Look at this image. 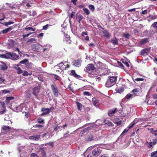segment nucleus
Segmentation results:
<instances>
[{"instance_id":"nucleus-36","label":"nucleus","mask_w":157,"mask_h":157,"mask_svg":"<svg viewBox=\"0 0 157 157\" xmlns=\"http://www.w3.org/2000/svg\"><path fill=\"white\" fill-rule=\"evenodd\" d=\"M94 140V136L93 135H91L89 136L88 139V141H91Z\"/></svg>"},{"instance_id":"nucleus-58","label":"nucleus","mask_w":157,"mask_h":157,"mask_svg":"<svg viewBox=\"0 0 157 157\" xmlns=\"http://www.w3.org/2000/svg\"><path fill=\"white\" fill-rule=\"evenodd\" d=\"M157 143V138L154 139L153 141V145H155Z\"/></svg>"},{"instance_id":"nucleus-30","label":"nucleus","mask_w":157,"mask_h":157,"mask_svg":"<svg viewBox=\"0 0 157 157\" xmlns=\"http://www.w3.org/2000/svg\"><path fill=\"white\" fill-rule=\"evenodd\" d=\"M89 8L92 11V12L94 11L95 10V7L94 5H90L88 6Z\"/></svg>"},{"instance_id":"nucleus-23","label":"nucleus","mask_w":157,"mask_h":157,"mask_svg":"<svg viewBox=\"0 0 157 157\" xmlns=\"http://www.w3.org/2000/svg\"><path fill=\"white\" fill-rule=\"evenodd\" d=\"M8 53H6L5 54H0V57L3 58L8 59Z\"/></svg>"},{"instance_id":"nucleus-46","label":"nucleus","mask_w":157,"mask_h":157,"mask_svg":"<svg viewBox=\"0 0 157 157\" xmlns=\"http://www.w3.org/2000/svg\"><path fill=\"white\" fill-rule=\"evenodd\" d=\"M135 124V123H131L128 126V129H130L132 128Z\"/></svg>"},{"instance_id":"nucleus-16","label":"nucleus","mask_w":157,"mask_h":157,"mask_svg":"<svg viewBox=\"0 0 157 157\" xmlns=\"http://www.w3.org/2000/svg\"><path fill=\"white\" fill-rule=\"evenodd\" d=\"M93 103L95 106H97L99 104L98 100L96 98H94L92 99Z\"/></svg>"},{"instance_id":"nucleus-12","label":"nucleus","mask_w":157,"mask_h":157,"mask_svg":"<svg viewBox=\"0 0 157 157\" xmlns=\"http://www.w3.org/2000/svg\"><path fill=\"white\" fill-rule=\"evenodd\" d=\"M40 138V135H36L35 136H31L29 137V139L30 140H38Z\"/></svg>"},{"instance_id":"nucleus-55","label":"nucleus","mask_w":157,"mask_h":157,"mask_svg":"<svg viewBox=\"0 0 157 157\" xmlns=\"http://www.w3.org/2000/svg\"><path fill=\"white\" fill-rule=\"evenodd\" d=\"M152 97L154 99H157V94L156 93L153 94Z\"/></svg>"},{"instance_id":"nucleus-8","label":"nucleus","mask_w":157,"mask_h":157,"mask_svg":"<svg viewBox=\"0 0 157 157\" xmlns=\"http://www.w3.org/2000/svg\"><path fill=\"white\" fill-rule=\"evenodd\" d=\"M65 38H64V40L68 44H70L71 43V40H70V36L67 34H64Z\"/></svg>"},{"instance_id":"nucleus-33","label":"nucleus","mask_w":157,"mask_h":157,"mask_svg":"<svg viewBox=\"0 0 157 157\" xmlns=\"http://www.w3.org/2000/svg\"><path fill=\"white\" fill-rule=\"evenodd\" d=\"M133 96V95L131 94H128L125 97V98L127 100H128L131 98Z\"/></svg>"},{"instance_id":"nucleus-50","label":"nucleus","mask_w":157,"mask_h":157,"mask_svg":"<svg viewBox=\"0 0 157 157\" xmlns=\"http://www.w3.org/2000/svg\"><path fill=\"white\" fill-rule=\"evenodd\" d=\"M122 62L128 67H129V65L128 64V63L126 61H123Z\"/></svg>"},{"instance_id":"nucleus-26","label":"nucleus","mask_w":157,"mask_h":157,"mask_svg":"<svg viewBox=\"0 0 157 157\" xmlns=\"http://www.w3.org/2000/svg\"><path fill=\"white\" fill-rule=\"evenodd\" d=\"M140 90L139 88H136L132 90V92L134 94H136V93L139 92Z\"/></svg>"},{"instance_id":"nucleus-28","label":"nucleus","mask_w":157,"mask_h":157,"mask_svg":"<svg viewBox=\"0 0 157 157\" xmlns=\"http://www.w3.org/2000/svg\"><path fill=\"white\" fill-rule=\"evenodd\" d=\"M32 65V64L31 63H29V62H27L25 66V67L27 68H31Z\"/></svg>"},{"instance_id":"nucleus-61","label":"nucleus","mask_w":157,"mask_h":157,"mask_svg":"<svg viewBox=\"0 0 157 157\" xmlns=\"http://www.w3.org/2000/svg\"><path fill=\"white\" fill-rule=\"evenodd\" d=\"M1 105L2 106V108L4 109H6V106H5V103L4 102H1Z\"/></svg>"},{"instance_id":"nucleus-56","label":"nucleus","mask_w":157,"mask_h":157,"mask_svg":"<svg viewBox=\"0 0 157 157\" xmlns=\"http://www.w3.org/2000/svg\"><path fill=\"white\" fill-rule=\"evenodd\" d=\"M75 13V12H72L69 16V18L70 19L72 18L73 17Z\"/></svg>"},{"instance_id":"nucleus-49","label":"nucleus","mask_w":157,"mask_h":157,"mask_svg":"<svg viewBox=\"0 0 157 157\" xmlns=\"http://www.w3.org/2000/svg\"><path fill=\"white\" fill-rule=\"evenodd\" d=\"M144 80V79L142 78H137L135 79V80L136 81H143Z\"/></svg>"},{"instance_id":"nucleus-7","label":"nucleus","mask_w":157,"mask_h":157,"mask_svg":"<svg viewBox=\"0 0 157 157\" xmlns=\"http://www.w3.org/2000/svg\"><path fill=\"white\" fill-rule=\"evenodd\" d=\"M39 151L40 152V154L42 157H47L46 153L44 149V147H40L39 148Z\"/></svg>"},{"instance_id":"nucleus-6","label":"nucleus","mask_w":157,"mask_h":157,"mask_svg":"<svg viewBox=\"0 0 157 157\" xmlns=\"http://www.w3.org/2000/svg\"><path fill=\"white\" fill-rule=\"evenodd\" d=\"M40 91V86H38L37 87H35L33 88L32 93L34 96L37 97L38 94Z\"/></svg>"},{"instance_id":"nucleus-62","label":"nucleus","mask_w":157,"mask_h":157,"mask_svg":"<svg viewBox=\"0 0 157 157\" xmlns=\"http://www.w3.org/2000/svg\"><path fill=\"white\" fill-rule=\"evenodd\" d=\"M48 25L47 24L46 25L43 26V28L44 29L46 30L48 29Z\"/></svg>"},{"instance_id":"nucleus-40","label":"nucleus","mask_w":157,"mask_h":157,"mask_svg":"<svg viewBox=\"0 0 157 157\" xmlns=\"http://www.w3.org/2000/svg\"><path fill=\"white\" fill-rule=\"evenodd\" d=\"M37 45L36 44H33L31 45V47L32 49H36L37 48Z\"/></svg>"},{"instance_id":"nucleus-48","label":"nucleus","mask_w":157,"mask_h":157,"mask_svg":"<svg viewBox=\"0 0 157 157\" xmlns=\"http://www.w3.org/2000/svg\"><path fill=\"white\" fill-rule=\"evenodd\" d=\"M33 127L35 128H40L43 127V126L41 125L36 124Z\"/></svg>"},{"instance_id":"nucleus-39","label":"nucleus","mask_w":157,"mask_h":157,"mask_svg":"<svg viewBox=\"0 0 157 157\" xmlns=\"http://www.w3.org/2000/svg\"><path fill=\"white\" fill-rule=\"evenodd\" d=\"M25 30H32L33 31L35 30V29L31 27H26L25 28Z\"/></svg>"},{"instance_id":"nucleus-17","label":"nucleus","mask_w":157,"mask_h":157,"mask_svg":"<svg viewBox=\"0 0 157 157\" xmlns=\"http://www.w3.org/2000/svg\"><path fill=\"white\" fill-rule=\"evenodd\" d=\"M110 41L113 45L118 44V41L116 37L111 39Z\"/></svg>"},{"instance_id":"nucleus-22","label":"nucleus","mask_w":157,"mask_h":157,"mask_svg":"<svg viewBox=\"0 0 157 157\" xmlns=\"http://www.w3.org/2000/svg\"><path fill=\"white\" fill-rule=\"evenodd\" d=\"M28 62V60L27 59H25L24 60H23L21 61L19 63V64L17 65V66H19V64H24L25 65L26 63L27 62Z\"/></svg>"},{"instance_id":"nucleus-42","label":"nucleus","mask_w":157,"mask_h":157,"mask_svg":"<svg viewBox=\"0 0 157 157\" xmlns=\"http://www.w3.org/2000/svg\"><path fill=\"white\" fill-rule=\"evenodd\" d=\"M0 81L1 83H4L5 84V83L6 80L2 77H0Z\"/></svg>"},{"instance_id":"nucleus-13","label":"nucleus","mask_w":157,"mask_h":157,"mask_svg":"<svg viewBox=\"0 0 157 157\" xmlns=\"http://www.w3.org/2000/svg\"><path fill=\"white\" fill-rule=\"evenodd\" d=\"M71 75L73 76L75 78H82L81 76L77 74L75 70H72L71 71Z\"/></svg>"},{"instance_id":"nucleus-25","label":"nucleus","mask_w":157,"mask_h":157,"mask_svg":"<svg viewBox=\"0 0 157 157\" xmlns=\"http://www.w3.org/2000/svg\"><path fill=\"white\" fill-rule=\"evenodd\" d=\"M10 128L8 126H3L2 127V130L4 131L9 130H10Z\"/></svg>"},{"instance_id":"nucleus-19","label":"nucleus","mask_w":157,"mask_h":157,"mask_svg":"<svg viewBox=\"0 0 157 157\" xmlns=\"http://www.w3.org/2000/svg\"><path fill=\"white\" fill-rule=\"evenodd\" d=\"M103 122L104 123H105V124H107L109 126H113V124L111 122L108 120L105 119L104 120Z\"/></svg>"},{"instance_id":"nucleus-14","label":"nucleus","mask_w":157,"mask_h":157,"mask_svg":"<svg viewBox=\"0 0 157 157\" xmlns=\"http://www.w3.org/2000/svg\"><path fill=\"white\" fill-rule=\"evenodd\" d=\"M117 109L115 108L113 109L109 110L108 113V114L110 117L112 116L113 114L117 112Z\"/></svg>"},{"instance_id":"nucleus-45","label":"nucleus","mask_w":157,"mask_h":157,"mask_svg":"<svg viewBox=\"0 0 157 157\" xmlns=\"http://www.w3.org/2000/svg\"><path fill=\"white\" fill-rule=\"evenodd\" d=\"M14 98L13 97H7L6 98V100L7 101H10L11 100H12Z\"/></svg>"},{"instance_id":"nucleus-24","label":"nucleus","mask_w":157,"mask_h":157,"mask_svg":"<svg viewBox=\"0 0 157 157\" xmlns=\"http://www.w3.org/2000/svg\"><path fill=\"white\" fill-rule=\"evenodd\" d=\"M7 69V65L5 63H4L1 66V69L3 71H5Z\"/></svg>"},{"instance_id":"nucleus-38","label":"nucleus","mask_w":157,"mask_h":157,"mask_svg":"<svg viewBox=\"0 0 157 157\" xmlns=\"http://www.w3.org/2000/svg\"><path fill=\"white\" fill-rule=\"evenodd\" d=\"M60 129V127L58 126V125H57L56 127H55V128L54 129V131H55L57 133H58L59 132L58 129Z\"/></svg>"},{"instance_id":"nucleus-53","label":"nucleus","mask_w":157,"mask_h":157,"mask_svg":"<svg viewBox=\"0 0 157 157\" xmlns=\"http://www.w3.org/2000/svg\"><path fill=\"white\" fill-rule=\"evenodd\" d=\"M91 128V127H88L86 128H84L83 129V131L84 132H87V131L89 130Z\"/></svg>"},{"instance_id":"nucleus-2","label":"nucleus","mask_w":157,"mask_h":157,"mask_svg":"<svg viewBox=\"0 0 157 157\" xmlns=\"http://www.w3.org/2000/svg\"><path fill=\"white\" fill-rule=\"evenodd\" d=\"M101 150L100 147L95 148L92 151V154L93 156L96 157L99 156L101 152Z\"/></svg>"},{"instance_id":"nucleus-21","label":"nucleus","mask_w":157,"mask_h":157,"mask_svg":"<svg viewBox=\"0 0 157 157\" xmlns=\"http://www.w3.org/2000/svg\"><path fill=\"white\" fill-rule=\"evenodd\" d=\"M124 90V87L122 86L121 87L117 89L116 91L120 94L122 93Z\"/></svg>"},{"instance_id":"nucleus-9","label":"nucleus","mask_w":157,"mask_h":157,"mask_svg":"<svg viewBox=\"0 0 157 157\" xmlns=\"http://www.w3.org/2000/svg\"><path fill=\"white\" fill-rule=\"evenodd\" d=\"M149 52L148 48H145L142 49L140 52V55L144 56H146L148 55V52Z\"/></svg>"},{"instance_id":"nucleus-15","label":"nucleus","mask_w":157,"mask_h":157,"mask_svg":"<svg viewBox=\"0 0 157 157\" xmlns=\"http://www.w3.org/2000/svg\"><path fill=\"white\" fill-rule=\"evenodd\" d=\"M149 38H145L142 39L140 42V44L141 45H144L145 43L148 42Z\"/></svg>"},{"instance_id":"nucleus-60","label":"nucleus","mask_w":157,"mask_h":157,"mask_svg":"<svg viewBox=\"0 0 157 157\" xmlns=\"http://www.w3.org/2000/svg\"><path fill=\"white\" fill-rule=\"evenodd\" d=\"M22 73V71L20 68L19 67L18 68L17 73L18 74H20Z\"/></svg>"},{"instance_id":"nucleus-47","label":"nucleus","mask_w":157,"mask_h":157,"mask_svg":"<svg viewBox=\"0 0 157 157\" xmlns=\"http://www.w3.org/2000/svg\"><path fill=\"white\" fill-rule=\"evenodd\" d=\"M36 40L34 38H32L29 39V40L28 41V42H33L34 41H36Z\"/></svg>"},{"instance_id":"nucleus-31","label":"nucleus","mask_w":157,"mask_h":157,"mask_svg":"<svg viewBox=\"0 0 157 157\" xmlns=\"http://www.w3.org/2000/svg\"><path fill=\"white\" fill-rule=\"evenodd\" d=\"M37 122L38 123L44 124V120L42 118H39L37 119Z\"/></svg>"},{"instance_id":"nucleus-3","label":"nucleus","mask_w":157,"mask_h":157,"mask_svg":"<svg viewBox=\"0 0 157 157\" xmlns=\"http://www.w3.org/2000/svg\"><path fill=\"white\" fill-rule=\"evenodd\" d=\"M51 86L54 96L55 97H57L59 95V92L57 87L54 84L51 85Z\"/></svg>"},{"instance_id":"nucleus-4","label":"nucleus","mask_w":157,"mask_h":157,"mask_svg":"<svg viewBox=\"0 0 157 157\" xmlns=\"http://www.w3.org/2000/svg\"><path fill=\"white\" fill-rule=\"evenodd\" d=\"M19 56L15 53H8V59H10L13 60H17L18 59Z\"/></svg>"},{"instance_id":"nucleus-52","label":"nucleus","mask_w":157,"mask_h":157,"mask_svg":"<svg viewBox=\"0 0 157 157\" xmlns=\"http://www.w3.org/2000/svg\"><path fill=\"white\" fill-rule=\"evenodd\" d=\"M22 75L24 76H28V72L27 71H24L22 74Z\"/></svg>"},{"instance_id":"nucleus-54","label":"nucleus","mask_w":157,"mask_h":157,"mask_svg":"<svg viewBox=\"0 0 157 157\" xmlns=\"http://www.w3.org/2000/svg\"><path fill=\"white\" fill-rule=\"evenodd\" d=\"M54 75V79L57 80H59V76H58L56 74H54V75Z\"/></svg>"},{"instance_id":"nucleus-41","label":"nucleus","mask_w":157,"mask_h":157,"mask_svg":"<svg viewBox=\"0 0 157 157\" xmlns=\"http://www.w3.org/2000/svg\"><path fill=\"white\" fill-rule=\"evenodd\" d=\"M83 94L84 95L87 96L91 95V94L88 91H85L83 92Z\"/></svg>"},{"instance_id":"nucleus-27","label":"nucleus","mask_w":157,"mask_h":157,"mask_svg":"<svg viewBox=\"0 0 157 157\" xmlns=\"http://www.w3.org/2000/svg\"><path fill=\"white\" fill-rule=\"evenodd\" d=\"M151 157H157V151L151 152Z\"/></svg>"},{"instance_id":"nucleus-37","label":"nucleus","mask_w":157,"mask_h":157,"mask_svg":"<svg viewBox=\"0 0 157 157\" xmlns=\"http://www.w3.org/2000/svg\"><path fill=\"white\" fill-rule=\"evenodd\" d=\"M83 18V16L82 15H80V16H78L77 17V20L79 22H80V21L82 20Z\"/></svg>"},{"instance_id":"nucleus-64","label":"nucleus","mask_w":157,"mask_h":157,"mask_svg":"<svg viewBox=\"0 0 157 157\" xmlns=\"http://www.w3.org/2000/svg\"><path fill=\"white\" fill-rule=\"evenodd\" d=\"M147 13V10H144V11H142V12L141 14H146Z\"/></svg>"},{"instance_id":"nucleus-10","label":"nucleus","mask_w":157,"mask_h":157,"mask_svg":"<svg viewBox=\"0 0 157 157\" xmlns=\"http://www.w3.org/2000/svg\"><path fill=\"white\" fill-rule=\"evenodd\" d=\"M50 109L48 108H42L41 111L43 112L41 114V115L42 116H44L49 113L50 112Z\"/></svg>"},{"instance_id":"nucleus-32","label":"nucleus","mask_w":157,"mask_h":157,"mask_svg":"<svg viewBox=\"0 0 157 157\" xmlns=\"http://www.w3.org/2000/svg\"><path fill=\"white\" fill-rule=\"evenodd\" d=\"M151 20H152L157 18V16L156 15H150L149 16Z\"/></svg>"},{"instance_id":"nucleus-11","label":"nucleus","mask_w":157,"mask_h":157,"mask_svg":"<svg viewBox=\"0 0 157 157\" xmlns=\"http://www.w3.org/2000/svg\"><path fill=\"white\" fill-rule=\"evenodd\" d=\"M86 70L89 71H93L96 69V68L94 65L92 64H88L86 67Z\"/></svg>"},{"instance_id":"nucleus-59","label":"nucleus","mask_w":157,"mask_h":157,"mask_svg":"<svg viewBox=\"0 0 157 157\" xmlns=\"http://www.w3.org/2000/svg\"><path fill=\"white\" fill-rule=\"evenodd\" d=\"M128 129H125L123 131L122 133L121 134V135L120 136H122L124 134V133L125 132H128Z\"/></svg>"},{"instance_id":"nucleus-51","label":"nucleus","mask_w":157,"mask_h":157,"mask_svg":"<svg viewBox=\"0 0 157 157\" xmlns=\"http://www.w3.org/2000/svg\"><path fill=\"white\" fill-rule=\"evenodd\" d=\"M2 93L6 94L10 92V91L7 90H1Z\"/></svg>"},{"instance_id":"nucleus-1","label":"nucleus","mask_w":157,"mask_h":157,"mask_svg":"<svg viewBox=\"0 0 157 157\" xmlns=\"http://www.w3.org/2000/svg\"><path fill=\"white\" fill-rule=\"evenodd\" d=\"M109 79L106 82L105 86L107 87H110L115 84L117 80V76H109Z\"/></svg>"},{"instance_id":"nucleus-20","label":"nucleus","mask_w":157,"mask_h":157,"mask_svg":"<svg viewBox=\"0 0 157 157\" xmlns=\"http://www.w3.org/2000/svg\"><path fill=\"white\" fill-rule=\"evenodd\" d=\"M104 36L107 38L109 37L110 35L109 33L107 30H105L103 32Z\"/></svg>"},{"instance_id":"nucleus-57","label":"nucleus","mask_w":157,"mask_h":157,"mask_svg":"<svg viewBox=\"0 0 157 157\" xmlns=\"http://www.w3.org/2000/svg\"><path fill=\"white\" fill-rule=\"evenodd\" d=\"M7 110L6 109H4L2 111H0V114H3L5 113L6 111Z\"/></svg>"},{"instance_id":"nucleus-44","label":"nucleus","mask_w":157,"mask_h":157,"mask_svg":"<svg viewBox=\"0 0 157 157\" xmlns=\"http://www.w3.org/2000/svg\"><path fill=\"white\" fill-rule=\"evenodd\" d=\"M8 30L7 29H5L2 30L1 32H0V33H3L5 34L8 33Z\"/></svg>"},{"instance_id":"nucleus-18","label":"nucleus","mask_w":157,"mask_h":157,"mask_svg":"<svg viewBox=\"0 0 157 157\" xmlns=\"http://www.w3.org/2000/svg\"><path fill=\"white\" fill-rule=\"evenodd\" d=\"M150 131V132L155 136H157V129L155 130L153 128L148 129Z\"/></svg>"},{"instance_id":"nucleus-34","label":"nucleus","mask_w":157,"mask_h":157,"mask_svg":"<svg viewBox=\"0 0 157 157\" xmlns=\"http://www.w3.org/2000/svg\"><path fill=\"white\" fill-rule=\"evenodd\" d=\"M130 36V35L128 33H124L123 34V36L127 39H129Z\"/></svg>"},{"instance_id":"nucleus-5","label":"nucleus","mask_w":157,"mask_h":157,"mask_svg":"<svg viewBox=\"0 0 157 157\" xmlns=\"http://www.w3.org/2000/svg\"><path fill=\"white\" fill-rule=\"evenodd\" d=\"M82 60L81 59H78L76 60H75L73 62V65L77 67H79L81 66Z\"/></svg>"},{"instance_id":"nucleus-43","label":"nucleus","mask_w":157,"mask_h":157,"mask_svg":"<svg viewBox=\"0 0 157 157\" xmlns=\"http://www.w3.org/2000/svg\"><path fill=\"white\" fill-rule=\"evenodd\" d=\"M152 25L154 28L157 29V22H154Z\"/></svg>"},{"instance_id":"nucleus-29","label":"nucleus","mask_w":157,"mask_h":157,"mask_svg":"<svg viewBox=\"0 0 157 157\" xmlns=\"http://www.w3.org/2000/svg\"><path fill=\"white\" fill-rule=\"evenodd\" d=\"M78 108L79 110H81L82 108V105L79 102H76Z\"/></svg>"},{"instance_id":"nucleus-63","label":"nucleus","mask_w":157,"mask_h":157,"mask_svg":"<svg viewBox=\"0 0 157 157\" xmlns=\"http://www.w3.org/2000/svg\"><path fill=\"white\" fill-rule=\"evenodd\" d=\"M82 36L84 37H85V36L86 35L87 36L88 35L87 33L85 32H83L82 33Z\"/></svg>"},{"instance_id":"nucleus-35","label":"nucleus","mask_w":157,"mask_h":157,"mask_svg":"<svg viewBox=\"0 0 157 157\" xmlns=\"http://www.w3.org/2000/svg\"><path fill=\"white\" fill-rule=\"evenodd\" d=\"M83 10L86 15H88L90 13L89 10L87 8H84Z\"/></svg>"}]
</instances>
